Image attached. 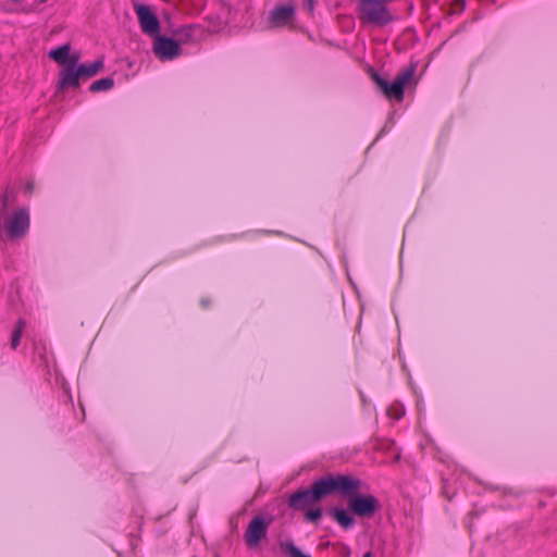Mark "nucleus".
<instances>
[{
    "instance_id": "f257e3e1",
    "label": "nucleus",
    "mask_w": 557,
    "mask_h": 557,
    "mask_svg": "<svg viewBox=\"0 0 557 557\" xmlns=\"http://www.w3.org/2000/svg\"><path fill=\"white\" fill-rule=\"evenodd\" d=\"M30 226V209L17 202V195L5 189L0 195V242L20 243Z\"/></svg>"
},
{
    "instance_id": "f03ea898",
    "label": "nucleus",
    "mask_w": 557,
    "mask_h": 557,
    "mask_svg": "<svg viewBox=\"0 0 557 557\" xmlns=\"http://www.w3.org/2000/svg\"><path fill=\"white\" fill-rule=\"evenodd\" d=\"M414 70V65H410L409 67L404 69L397 74L392 83L383 78L374 70L370 71V77L387 99L403 101L405 86L412 78Z\"/></svg>"
},
{
    "instance_id": "7ed1b4c3",
    "label": "nucleus",
    "mask_w": 557,
    "mask_h": 557,
    "mask_svg": "<svg viewBox=\"0 0 557 557\" xmlns=\"http://www.w3.org/2000/svg\"><path fill=\"white\" fill-rule=\"evenodd\" d=\"M317 482L323 497L334 493L342 496H351L361 488L359 479L345 474H327L318 479Z\"/></svg>"
},
{
    "instance_id": "20e7f679",
    "label": "nucleus",
    "mask_w": 557,
    "mask_h": 557,
    "mask_svg": "<svg viewBox=\"0 0 557 557\" xmlns=\"http://www.w3.org/2000/svg\"><path fill=\"white\" fill-rule=\"evenodd\" d=\"M323 498L317 480L310 488L293 493L288 498V506L294 510H304L308 506L320 502Z\"/></svg>"
},
{
    "instance_id": "39448f33",
    "label": "nucleus",
    "mask_w": 557,
    "mask_h": 557,
    "mask_svg": "<svg viewBox=\"0 0 557 557\" xmlns=\"http://www.w3.org/2000/svg\"><path fill=\"white\" fill-rule=\"evenodd\" d=\"M348 507L352 513L359 517L370 518L380 508V503L373 495H351Z\"/></svg>"
},
{
    "instance_id": "423d86ee",
    "label": "nucleus",
    "mask_w": 557,
    "mask_h": 557,
    "mask_svg": "<svg viewBox=\"0 0 557 557\" xmlns=\"http://www.w3.org/2000/svg\"><path fill=\"white\" fill-rule=\"evenodd\" d=\"M268 527L269 524L262 516H256L252 518L244 534L246 545L249 548L258 546L261 540L267 536Z\"/></svg>"
},
{
    "instance_id": "0eeeda50",
    "label": "nucleus",
    "mask_w": 557,
    "mask_h": 557,
    "mask_svg": "<svg viewBox=\"0 0 557 557\" xmlns=\"http://www.w3.org/2000/svg\"><path fill=\"white\" fill-rule=\"evenodd\" d=\"M153 52L161 61H168L181 54V47L174 39L157 35L153 41Z\"/></svg>"
},
{
    "instance_id": "6e6552de",
    "label": "nucleus",
    "mask_w": 557,
    "mask_h": 557,
    "mask_svg": "<svg viewBox=\"0 0 557 557\" xmlns=\"http://www.w3.org/2000/svg\"><path fill=\"white\" fill-rule=\"evenodd\" d=\"M135 12L138 16V21L141 30L145 34L153 35L160 29V23L157 15L145 4H135Z\"/></svg>"
},
{
    "instance_id": "1a4fd4ad",
    "label": "nucleus",
    "mask_w": 557,
    "mask_h": 557,
    "mask_svg": "<svg viewBox=\"0 0 557 557\" xmlns=\"http://www.w3.org/2000/svg\"><path fill=\"white\" fill-rule=\"evenodd\" d=\"M78 60V54H73L71 64H67L61 70L58 82L59 88H77L79 86L81 75L77 70Z\"/></svg>"
},
{
    "instance_id": "9d476101",
    "label": "nucleus",
    "mask_w": 557,
    "mask_h": 557,
    "mask_svg": "<svg viewBox=\"0 0 557 557\" xmlns=\"http://www.w3.org/2000/svg\"><path fill=\"white\" fill-rule=\"evenodd\" d=\"M295 13L293 5H277L271 12V21L276 25L285 24Z\"/></svg>"
},
{
    "instance_id": "9b49d317",
    "label": "nucleus",
    "mask_w": 557,
    "mask_h": 557,
    "mask_svg": "<svg viewBox=\"0 0 557 557\" xmlns=\"http://www.w3.org/2000/svg\"><path fill=\"white\" fill-rule=\"evenodd\" d=\"M71 47L69 44L62 45L49 51L48 55L54 60L57 63L66 66L71 64V59L73 54H70Z\"/></svg>"
},
{
    "instance_id": "f8f14e48",
    "label": "nucleus",
    "mask_w": 557,
    "mask_h": 557,
    "mask_svg": "<svg viewBox=\"0 0 557 557\" xmlns=\"http://www.w3.org/2000/svg\"><path fill=\"white\" fill-rule=\"evenodd\" d=\"M329 513L344 530H349L355 524L354 518L344 508H332Z\"/></svg>"
},
{
    "instance_id": "ddd939ff",
    "label": "nucleus",
    "mask_w": 557,
    "mask_h": 557,
    "mask_svg": "<svg viewBox=\"0 0 557 557\" xmlns=\"http://www.w3.org/2000/svg\"><path fill=\"white\" fill-rule=\"evenodd\" d=\"M103 67V60L97 59L92 63L77 66L81 77H92Z\"/></svg>"
},
{
    "instance_id": "4468645a",
    "label": "nucleus",
    "mask_w": 557,
    "mask_h": 557,
    "mask_svg": "<svg viewBox=\"0 0 557 557\" xmlns=\"http://www.w3.org/2000/svg\"><path fill=\"white\" fill-rule=\"evenodd\" d=\"M114 86V81L111 77H103L91 83L89 90L91 92L110 90Z\"/></svg>"
},
{
    "instance_id": "2eb2a0df",
    "label": "nucleus",
    "mask_w": 557,
    "mask_h": 557,
    "mask_svg": "<svg viewBox=\"0 0 557 557\" xmlns=\"http://www.w3.org/2000/svg\"><path fill=\"white\" fill-rule=\"evenodd\" d=\"M280 547L284 554L289 557H311L304 554L293 542H281Z\"/></svg>"
},
{
    "instance_id": "dca6fc26",
    "label": "nucleus",
    "mask_w": 557,
    "mask_h": 557,
    "mask_svg": "<svg viewBox=\"0 0 557 557\" xmlns=\"http://www.w3.org/2000/svg\"><path fill=\"white\" fill-rule=\"evenodd\" d=\"M25 326V322L23 320H18L11 335V347L15 349L20 344L21 334Z\"/></svg>"
},
{
    "instance_id": "f3484780",
    "label": "nucleus",
    "mask_w": 557,
    "mask_h": 557,
    "mask_svg": "<svg viewBox=\"0 0 557 557\" xmlns=\"http://www.w3.org/2000/svg\"><path fill=\"white\" fill-rule=\"evenodd\" d=\"M322 516L321 508L310 509L305 513V518L309 522L318 521Z\"/></svg>"
},
{
    "instance_id": "a211bd4d",
    "label": "nucleus",
    "mask_w": 557,
    "mask_h": 557,
    "mask_svg": "<svg viewBox=\"0 0 557 557\" xmlns=\"http://www.w3.org/2000/svg\"><path fill=\"white\" fill-rule=\"evenodd\" d=\"M306 2H307V7H308L309 11L312 12L313 11V0H306Z\"/></svg>"
},
{
    "instance_id": "6ab92c4d",
    "label": "nucleus",
    "mask_w": 557,
    "mask_h": 557,
    "mask_svg": "<svg viewBox=\"0 0 557 557\" xmlns=\"http://www.w3.org/2000/svg\"><path fill=\"white\" fill-rule=\"evenodd\" d=\"M362 557H372V556H371V553H370V552H368V553H366Z\"/></svg>"
},
{
    "instance_id": "aec40b11",
    "label": "nucleus",
    "mask_w": 557,
    "mask_h": 557,
    "mask_svg": "<svg viewBox=\"0 0 557 557\" xmlns=\"http://www.w3.org/2000/svg\"><path fill=\"white\" fill-rule=\"evenodd\" d=\"M47 0H39V2H46Z\"/></svg>"
}]
</instances>
